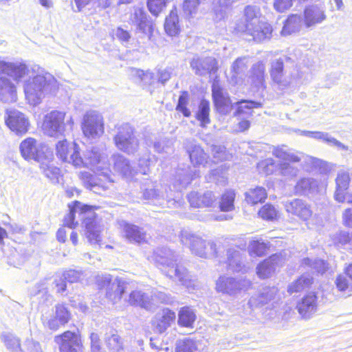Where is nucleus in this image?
Listing matches in <instances>:
<instances>
[{"mask_svg":"<svg viewBox=\"0 0 352 352\" xmlns=\"http://www.w3.org/2000/svg\"><path fill=\"white\" fill-rule=\"evenodd\" d=\"M284 206L288 213L304 221L309 220L313 215L311 206L302 199H294L287 201Z\"/></svg>","mask_w":352,"mask_h":352,"instance_id":"dca6fc26","label":"nucleus"},{"mask_svg":"<svg viewBox=\"0 0 352 352\" xmlns=\"http://www.w3.org/2000/svg\"><path fill=\"white\" fill-rule=\"evenodd\" d=\"M164 30L170 36H175L180 32L181 28L176 8L171 10L169 14L166 17Z\"/></svg>","mask_w":352,"mask_h":352,"instance_id":"f704fd0d","label":"nucleus"},{"mask_svg":"<svg viewBox=\"0 0 352 352\" xmlns=\"http://www.w3.org/2000/svg\"><path fill=\"white\" fill-rule=\"evenodd\" d=\"M131 23L136 26V31L151 38L153 28L152 20L142 6H134L129 17Z\"/></svg>","mask_w":352,"mask_h":352,"instance_id":"4468645a","label":"nucleus"},{"mask_svg":"<svg viewBox=\"0 0 352 352\" xmlns=\"http://www.w3.org/2000/svg\"><path fill=\"white\" fill-rule=\"evenodd\" d=\"M52 159H43L38 162L40 164V168L45 175L52 181H57L60 175V170L58 168L55 166L52 162Z\"/></svg>","mask_w":352,"mask_h":352,"instance_id":"c03bdc74","label":"nucleus"},{"mask_svg":"<svg viewBox=\"0 0 352 352\" xmlns=\"http://www.w3.org/2000/svg\"><path fill=\"white\" fill-rule=\"evenodd\" d=\"M123 236L130 242L142 243L146 241V234L142 228L125 221H119Z\"/></svg>","mask_w":352,"mask_h":352,"instance_id":"aec40b11","label":"nucleus"},{"mask_svg":"<svg viewBox=\"0 0 352 352\" xmlns=\"http://www.w3.org/2000/svg\"><path fill=\"white\" fill-rule=\"evenodd\" d=\"M210 103L208 101L202 100L199 105L196 113V118L200 122V126L206 127L210 122Z\"/></svg>","mask_w":352,"mask_h":352,"instance_id":"de8ad7c7","label":"nucleus"},{"mask_svg":"<svg viewBox=\"0 0 352 352\" xmlns=\"http://www.w3.org/2000/svg\"><path fill=\"white\" fill-rule=\"evenodd\" d=\"M237 106L234 116L241 118H248L252 116L253 109L261 107V104L252 100H241L236 102Z\"/></svg>","mask_w":352,"mask_h":352,"instance_id":"e433bc0d","label":"nucleus"},{"mask_svg":"<svg viewBox=\"0 0 352 352\" xmlns=\"http://www.w3.org/2000/svg\"><path fill=\"white\" fill-rule=\"evenodd\" d=\"M82 130L89 138H96L104 133V120L100 113L95 111L87 112L82 119Z\"/></svg>","mask_w":352,"mask_h":352,"instance_id":"ddd939ff","label":"nucleus"},{"mask_svg":"<svg viewBox=\"0 0 352 352\" xmlns=\"http://www.w3.org/2000/svg\"><path fill=\"white\" fill-rule=\"evenodd\" d=\"M267 244L263 240H252L248 245V252L250 256H262L267 251Z\"/></svg>","mask_w":352,"mask_h":352,"instance_id":"864d4df0","label":"nucleus"},{"mask_svg":"<svg viewBox=\"0 0 352 352\" xmlns=\"http://www.w3.org/2000/svg\"><path fill=\"white\" fill-rule=\"evenodd\" d=\"M236 193L234 190H227L222 195L220 201V208L222 211L229 212L234 209V201Z\"/></svg>","mask_w":352,"mask_h":352,"instance_id":"603ef678","label":"nucleus"},{"mask_svg":"<svg viewBox=\"0 0 352 352\" xmlns=\"http://www.w3.org/2000/svg\"><path fill=\"white\" fill-rule=\"evenodd\" d=\"M23 89L29 104L36 105L41 102L45 92L55 94L59 89V83L52 74L42 73L26 80Z\"/></svg>","mask_w":352,"mask_h":352,"instance_id":"423d86ee","label":"nucleus"},{"mask_svg":"<svg viewBox=\"0 0 352 352\" xmlns=\"http://www.w3.org/2000/svg\"><path fill=\"white\" fill-rule=\"evenodd\" d=\"M151 301H155L157 302L162 303H170L173 301L172 297L170 295L167 294L163 292H160L157 290H152L151 292Z\"/></svg>","mask_w":352,"mask_h":352,"instance_id":"69168bd1","label":"nucleus"},{"mask_svg":"<svg viewBox=\"0 0 352 352\" xmlns=\"http://www.w3.org/2000/svg\"><path fill=\"white\" fill-rule=\"evenodd\" d=\"M196 175V173L188 170H181L177 173L175 186L177 190L186 188Z\"/></svg>","mask_w":352,"mask_h":352,"instance_id":"8fccbe9b","label":"nucleus"},{"mask_svg":"<svg viewBox=\"0 0 352 352\" xmlns=\"http://www.w3.org/2000/svg\"><path fill=\"white\" fill-rule=\"evenodd\" d=\"M77 11L80 12L86 6L92 3L94 6L107 8L110 6V0H74Z\"/></svg>","mask_w":352,"mask_h":352,"instance_id":"13d9d810","label":"nucleus"},{"mask_svg":"<svg viewBox=\"0 0 352 352\" xmlns=\"http://www.w3.org/2000/svg\"><path fill=\"white\" fill-rule=\"evenodd\" d=\"M196 320L194 311L189 307L181 308L178 314V324L181 327L191 328Z\"/></svg>","mask_w":352,"mask_h":352,"instance_id":"37998d69","label":"nucleus"},{"mask_svg":"<svg viewBox=\"0 0 352 352\" xmlns=\"http://www.w3.org/2000/svg\"><path fill=\"white\" fill-rule=\"evenodd\" d=\"M69 213L65 217L63 224L74 228L78 223L76 218L82 221L86 230L85 235L91 244H98L101 241V227L96 221V214L93 207L74 201L69 205Z\"/></svg>","mask_w":352,"mask_h":352,"instance_id":"7ed1b4c3","label":"nucleus"},{"mask_svg":"<svg viewBox=\"0 0 352 352\" xmlns=\"http://www.w3.org/2000/svg\"><path fill=\"white\" fill-rule=\"evenodd\" d=\"M278 210L271 204L264 205L258 211L260 217L265 220L272 221L277 218Z\"/></svg>","mask_w":352,"mask_h":352,"instance_id":"4d7b16f0","label":"nucleus"},{"mask_svg":"<svg viewBox=\"0 0 352 352\" xmlns=\"http://www.w3.org/2000/svg\"><path fill=\"white\" fill-rule=\"evenodd\" d=\"M199 0H185L183 3V11L186 17H192L197 13Z\"/></svg>","mask_w":352,"mask_h":352,"instance_id":"e2e57ef3","label":"nucleus"},{"mask_svg":"<svg viewBox=\"0 0 352 352\" xmlns=\"http://www.w3.org/2000/svg\"><path fill=\"white\" fill-rule=\"evenodd\" d=\"M252 282L245 278H235L230 276H220L216 282V289L219 292L235 296L241 291L248 290Z\"/></svg>","mask_w":352,"mask_h":352,"instance_id":"9b49d317","label":"nucleus"},{"mask_svg":"<svg viewBox=\"0 0 352 352\" xmlns=\"http://www.w3.org/2000/svg\"><path fill=\"white\" fill-rule=\"evenodd\" d=\"M175 313L169 309H164L157 314L152 321L153 326L159 333L164 332L175 320Z\"/></svg>","mask_w":352,"mask_h":352,"instance_id":"5701e85b","label":"nucleus"},{"mask_svg":"<svg viewBox=\"0 0 352 352\" xmlns=\"http://www.w3.org/2000/svg\"><path fill=\"white\" fill-rule=\"evenodd\" d=\"M302 25V19L300 15L291 14L285 22L284 26L281 30L283 36H287L298 32L300 30Z\"/></svg>","mask_w":352,"mask_h":352,"instance_id":"4c0bfd02","label":"nucleus"},{"mask_svg":"<svg viewBox=\"0 0 352 352\" xmlns=\"http://www.w3.org/2000/svg\"><path fill=\"white\" fill-rule=\"evenodd\" d=\"M82 276V273L79 271L70 270L62 275H56L53 283L55 284L57 292L60 293L66 289V281L69 283L78 282Z\"/></svg>","mask_w":352,"mask_h":352,"instance_id":"c85d7f7f","label":"nucleus"},{"mask_svg":"<svg viewBox=\"0 0 352 352\" xmlns=\"http://www.w3.org/2000/svg\"><path fill=\"white\" fill-rule=\"evenodd\" d=\"M20 151L25 160H34L37 162L41 160L52 159L53 151L45 144L38 143L32 138H28L22 141L20 144Z\"/></svg>","mask_w":352,"mask_h":352,"instance_id":"9d476101","label":"nucleus"},{"mask_svg":"<svg viewBox=\"0 0 352 352\" xmlns=\"http://www.w3.org/2000/svg\"><path fill=\"white\" fill-rule=\"evenodd\" d=\"M113 168L126 178H132L136 173L129 161L123 155L116 154L112 156Z\"/></svg>","mask_w":352,"mask_h":352,"instance_id":"bb28decb","label":"nucleus"},{"mask_svg":"<svg viewBox=\"0 0 352 352\" xmlns=\"http://www.w3.org/2000/svg\"><path fill=\"white\" fill-rule=\"evenodd\" d=\"M280 170L282 175L287 177H294L298 174V169L288 162L280 164Z\"/></svg>","mask_w":352,"mask_h":352,"instance_id":"774afa93","label":"nucleus"},{"mask_svg":"<svg viewBox=\"0 0 352 352\" xmlns=\"http://www.w3.org/2000/svg\"><path fill=\"white\" fill-rule=\"evenodd\" d=\"M70 318V314L63 306L58 305L56 307L55 315L47 323V327L52 330H56L60 325L66 324Z\"/></svg>","mask_w":352,"mask_h":352,"instance_id":"7c9ffc66","label":"nucleus"},{"mask_svg":"<svg viewBox=\"0 0 352 352\" xmlns=\"http://www.w3.org/2000/svg\"><path fill=\"white\" fill-rule=\"evenodd\" d=\"M267 197V193L265 188L261 186L250 188L245 193L246 202L251 205L264 202Z\"/></svg>","mask_w":352,"mask_h":352,"instance_id":"ea45409f","label":"nucleus"},{"mask_svg":"<svg viewBox=\"0 0 352 352\" xmlns=\"http://www.w3.org/2000/svg\"><path fill=\"white\" fill-rule=\"evenodd\" d=\"M80 347V340L74 333L67 331L61 336L60 352H78Z\"/></svg>","mask_w":352,"mask_h":352,"instance_id":"cd10ccee","label":"nucleus"},{"mask_svg":"<svg viewBox=\"0 0 352 352\" xmlns=\"http://www.w3.org/2000/svg\"><path fill=\"white\" fill-rule=\"evenodd\" d=\"M113 142L118 149L127 154L135 153L139 147V141L134 135V129L128 123L122 124L117 127Z\"/></svg>","mask_w":352,"mask_h":352,"instance_id":"1a4fd4ad","label":"nucleus"},{"mask_svg":"<svg viewBox=\"0 0 352 352\" xmlns=\"http://www.w3.org/2000/svg\"><path fill=\"white\" fill-rule=\"evenodd\" d=\"M248 69V59L245 57L236 58L231 65L230 71L227 74L229 82L233 85L242 82L244 73Z\"/></svg>","mask_w":352,"mask_h":352,"instance_id":"412c9836","label":"nucleus"},{"mask_svg":"<svg viewBox=\"0 0 352 352\" xmlns=\"http://www.w3.org/2000/svg\"><path fill=\"white\" fill-rule=\"evenodd\" d=\"M130 284L122 278H116L107 290V297L113 303L118 302L122 295L129 290Z\"/></svg>","mask_w":352,"mask_h":352,"instance_id":"4be33fe9","label":"nucleus"},{"mask_svg":"<svg viewBox=\"0 0 352 352\" xmlns=\"http://www.w3.org/2000/svg\"><path fill=\"white\" fill-rule=\"evenodd\" d=\"M56 150L57 157L63 162L72 164L76 168L82 166V158L80 155L78 146L75 142L60 140L56 144Z\"/></svg>","mask_w":352,"mask_h":352,"instance_id":"f8f14e48","label":"nucleus"},{"mask_svg":"<svg viewBox=\"0 0 352 352\" xmlns=\"http://www.w3.org/2000/svg\"><path fill=\"white\" fill-rule=\"evenodd\" d=\"M312 283L313 278L309 274H303L288 286L287 291L291 294L294 292H300L309 287Z\"/></svg>","mask_w":352,"mask_h":352,"instance_id":"49530a36","label":"nucleus"},{"mask_svg":"<svg viewBox=\"0 0 352 352\" xmlns=\"http://www.w3.org/2000/svg\"><path fill=\"white\" fill-rule=\"evenodd\" d=\"M336 190L334 194L335 199L340 203L344 202V192L348 189L350 177L347 172L340 171L336 179Z\"/></svg>","mask_w":352,"mask_h":352,"instance_id":"2f4dec72","label":"nucleus"},{"mask_svg":"<svg viewBox=\"0 0 352 352\" xmlns=\"http://www.w3.org/2000/svg\"><path fill=\"white\" fill-rule=\"evenodd\" d=\"M212 97L217 110L221 114H228L233 107L228 94L217 83L212 85Z\"/></svg>","mask_w":352,"mask_h":352,"instance_id":"a211bd4d","label":"nucleus"},{"mask_svg":"<svg viewBox=\"0 0 352 352\" xmlns=\"http://www.w3.org/2000/svg\"><path fill=\"white\" fill-rule=\"evenodd\" d=\"M155 150L158 153H169L173 151V141L170 140L163 139L153 144Z\"/></svg>","mask_w":352,"mask_h":352,"instance_id":"0e129e2a","label":"nucleus"},{"mask_svg":"<svg viewBox=\"0 0 352 352\" xmlns=\"http://www.w3.org/2000/svg\"><path fill=\"white\" fill-rule=\"evenodd\" d=\"M228 265L230 270L236 272L245 273L248 268L243 264L241 256L239 250L235 248H230L227 252Z\"/></svg>","mask_w":352,"mask_h":352,"instance_id":"c9c22d12","label":"nucleus"},{"mask_svg":"<svg viewBox=\"0 0 352 352\" xmlns=\"http://www.w3.org/2000/svg\"><path fill=\"white\" fill-rule=\"evenodd\" d=\"M280 82H274L281 90L287 89H296L300 85V82L296 75L292 73L285 72L280 76Z\"/></svg>","mask_w":352,"mask_h":352,"instance_id":"a18cd8bd","label":"nucleus"},{"mask_svg":"<svg viewBox=\"0 0 352 352\" xmlns=\"http://www.w3.org/2000/svg\"><path fill=\"white\" fill-rule=\"evenodd\" d=\"M1 340L11 352H23L21 349L20 340L10 333H3Z\"/></svg>","mask_w":352,"mask_h":352,"instance_id":"3c124183","label":"nucleus"},{"mask_svg":"<svg viewBox=\"0 0 352 352\" xmlns=\"http://www.w3.org/2000/svg\"><path fill=\"white\" fill-rule=\"evenodd\" d=\"M28 74V67L23 62L0 60V99L6 102H14L17 99L16 86L3 76H8L19 82Z\"/></svg>","mask_w":352,"mask_h":352,"instance_id":"20e7f679","label":"nucleus"},{"mask_svg":"<svg viewBox=\"0 0 352 352\" xmlns=\"http://www.w3.org/2000/svg\"><path fill=\"white\" fill-rule=\"evenodd\" d=\"M265 71V66L263 62H258L252 66L249 76V80L252 85L257 89L264 87Z\"/></svg>","mask_w":352,"mask_h":352,"instance_id":"72a5a7b5","label":"nucleus"},{"mask_svg":"<svg viewBox=\"0 0 352 352\" xmlns=\"http://www.w3.org/2000/svg\"><path fill=\"white\" fill-rule=\"evenodd\" d=\"M280 262V256L274 254L264 260L256 267V274L261 278L270 277L274 272L276 267Z\"/></svg>","mask_w":352,"mask_h":352,"instance_id":"c756f323","label":"nucleus"},{"mask_svg":"<svg viewBox=\"0 0 352 352\" xmlns=\"http://www.w3.org/2000/svg\"><path fill=\"white\" fill-rule=\"evenodd\" d=\"M6 125L17 135H23L28 131L30 122L25 116L16 110L8 111Z\"/></svg>","mask_w":352,"mask_h":352,"instance_id":"f3484780","label":"nucleus"},{"mask_svg":"<svg viewBox=\"0 0 352 352\" xmlns=\"http://www.w3.org/2000/svg\"><path fill=\"white\" fill-rule=\"evenodd\" d=\"M191 163L195 166H205L208 163V156L199 145L191 144L186 147Z\"/></svg>","mask_w":352,"mask_h":352,"instance_id":"473e14b6","label":"nucleus"},{"mask_svg":"<svg viewBox=\"0 0 352 352\" xmlns=\"http://www.w3.org/2000/svg\"><path fill=\"white\" fill-rule=\"evenodd\" d=\"M179 238L181 243L198 256L213 258L217 256L216 244L213 241H206L189 230H181Z\"/></svg>","mask_w":352,"mask_h":352,"instance_id":"6e6552de","label":"nucleus"},{"mask_svg":"<svg viewBox=\"0 0 352 352\" xmlns=\"http://www.w3.org/2000/svg\"><path fill=\"white\" fill-rule=\"evenodd\" d=\"M73 126L72 116H67L64 111L53 110L43 117L41 129L45 135L58 138L65 135L67 127L72 130Z\"/></svg>","mask_w":352,"mask_h":352,"instance_id":"0eeeda50","label":"nucleus"},{"mask_svg":"<svg viewBox=\"0 0 352 352\" xmlns=\"http://www.w3.org/2000/svg\"><path fill=\"white\" fill-rule=\"evenodd\" d=\"M278 292L276 287H265L259 292L253 295L249 300L248 304L252 307H259L272 301Z\"/></svg>","mask_w":352,"mask_h":352,"instance_id":"b1692460","label":"nucleus"},{"mask_svg":"<svg viewBox=\"0 0 352 352\" xmlns=\"http://www.w3.org/2000/svg\"><path fill=\"white\" fill-rule=\"evenodd\" d=\"M261 10L256 6H247L243 16L236 23L235 29L239 32L250 35L257 42L269 39L272 33V26L261 19Z\"/></svg>","mask_w":352,"mask_h":352,"instance_id":"39448f33","label":"nucleus"},{"mask_svg":"<svg viewBox=\"0 0 352 352\" xmlns=\"http://www.w3.org/2000/svg\"><path fill=\"white\" fill-rule=\"evenodd\" d=\"M283 71V62L278 59L272 63V68L270 75L273 82H280V76L284 74Z\"/></svg>","mask_w":352,"mask_h":352,"instance_id":"680f3d73","label":"nucleus"},{"mask_svg":"<svg viewBox=\"0 0 352 352\" xmlns=\"http://www.w3.org/2000/svg\"><path fill=\"white\" fill-rule=\"evenodd\" d=\"M275 162L272 158L262 160L257 164L258 172L265 175L272 174L275 169Z\"/></svg>","mask_w":352,"mask_h":352,"instance_id":"052dcab7","label":"nucleus"},{"mask_svg":"<svg viewBox=\"0 0 352 352\" xmlns=\"http://www.w3.org/2000/svg\"><path fill=\"white\" fill-rule=\"evenodd\" d=\"M188 94L184 92L179 98L178 104L176 109L183 113L186 117H189L191 114L190 111L186 108L188 103Z\"/></svg>","mask_w":352,"mask_h":352,"instance_id":"338daca9","label":"nucleus"},{"mask_svg":"<svg viewBox=\"0 0 352 352\" xmlns=\"http://www.w3.org/2000/svg\"><path fill=\"white\" fill-rule=\"evenodd\" d=\"M189 203L192 207H210L217 200V197L211 191L203 194L192 192L188 195Z\"/></svg>","mask_w":352,"mask_h":352,"instance_id":"393cba45","label":"nucleus"},{"mask_svg":"<svg viewBox=\"0 0 352 352\" xmlns=\"http://www.w3.org/2000/svg\"><path fill=\"white\" fill-rule=\"evenodd\" d=\"M169 0H147V8L149 12L155 16L166 7Z\"/></svg>","mask_w":352,"mask_h":352,"instance_id":"5fc2aeb1","label":"nucleus"},{"mask_svg":"<svg viewBox=\"0 0 352 352\" xmlns=\"http://www.w3.org/2000/svg\"><path fill=\"white\" fill-rule=\"evenodd\" d=\"M128 302L132 305H137L145 309L151 307L150 296L139 290L132 291L129 296Z\"/></svg>","mask_w":352,"mask_h":352,"instance_id":"a19ab883","label":"nucleus"},{"mask_svg":"<svg viewBox=\"0 0 352 352\" xmlns=\"http://www.w3.org/2000/svg\"><path fill=\"white\" fill-rule=\"evenodd\" d=\"M272 154L276 157L285 161L286 162H298L302 158L305 157V155L300 153L292 152L289 149H287L285 146L275 147L272 151Z\"/></svg>","mask_w":352,"mask_h":352,"instance_id":"58836bf2","label":"nucleus"},{"mask_svg":"<svg viewBox=\"0 0 352 352\" xmlns=\"http://www.w3.org/2000/svg\"><path fill=\"white\" fill-rule=\"evenodd\" d=\"M327 19L324 7L322 4L307 6L303 12V22L306 28L315 27Z\"/></svg>","mask_w":352,"mask_h":352,"instance_id":"2eb2a0df","label":"nucleus"},{"mask_svg":"<svg viewBox=\"0 0 352 352\" xmlns=\"http://www.w3.org/2000/svg\"><path fill=\"white\" fill-rule=\"evenodd\" d=\"M109 166L107 155L99 148L94 147L86 151L81 167H87L95 172L101 173L94 176L89 172L81 171L78 173V177L87 188L101 194L109 189L114 182L110 175Z\"/></svg>","mask_w":352,"mask_h":352,"instance_id":"f257e3e1","label":"nucleus"},{"mask_svg":"<svg viewBox=\"0 0 352 352\" xmlns=\"http://www.w3.org/2000/svg\"><path fill=\"white\" fill-rule=\"evenodd\" d=\"M105 344L109 352H124L123 340L116 332L106 335Z\"/></svg>","mask_w":352,"mask_h":352,"instance_id":"79ce46f5","label":"nucleus"},{"mask_svg":"<svg viewBox=\"0 0 352 352\" xmlns=\"http://www.w3.org/2000/svg\"><path fill=\"white\" fill-rule=\"evenodd\" d=\"M302 263L303 265L310 266L313 269L316 270L317 272L323 274L328 269V264L326 263L323 260L316 259L312 261L309 258H304Z\"/></svg>","mask_w":352,"mask_h":352,"instance_id":"bf43d9fd","label":"nucleus"},{"mask_svg":"<svg viewBox=\"0 0 352 352\" xmlns=\"http://www.w3.org/2000/svg\"><path fill=\"white\" fill-rule=\"evenodd\" d=\"M178 256L168 248H160L153 251L148 259L155 263L164 274L172 280H178L190 292L195 291L198 285L193 280L188 270L177 263Z\"/></svg>","mask_w":352,"mask_h":352,"instance_id":"f03ea898","label":"nucleus"},{"mask_svg":"<svg viewBox=\"0 0 352 352\" xmlns=\"http://www.w3.org/2000/svg\"><path fill=\"white\" fill-rule=\"evenodd\" d=\"M297 309L304 318H309L317 309V298L314 294H309L298 302Z\"/></svg>","mask_w":352,"mask_h":352,"instance_id":"a878e982","label":"nucleus"},{"mask_svg":"<svg viewBox=\"0 0 352 352\" xmlns=\"http://www.w3.org/2000/svg\"><path fill=\"white\" fill-rule=\"evenodd\" d=\"M190 66L195 74L200 76L214 74L219 69L217 60L213 57L193 58Z\"/></svg>","mask_w":352,"mask_h":352,"instance_id":"6ab92c4d","label":"nucleus"},{"mask_svg":"<svg viewBox=\"0 0 352 352\" xmlns=\"http://www.w3.org/2000/svg\"><path fill=\"white\" fill-rule=\"evenodd\" d=\"M317 187L316 180L312 178H302L297 182L295 190L297 193L302 195L314 192Z\"/></svg>","mask_w":352,"mask_h":352,"instance_id":"09e8293b","label":"nucleus"},{"mask_svg":"<svg viewBox=\"0 0 352 352\" xmlns=\"http://www.w3.org/2000/svg\"><path fill=\"white\" fill-rule=\"evenodd\" d=\"M197 342L191 339H184L177 344L176 352H197Z\"/></svg>","mask_w":352,"mask_h":352,"instance_id":"6e6d98bb","label":"nucleus"}]
</instances>
